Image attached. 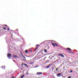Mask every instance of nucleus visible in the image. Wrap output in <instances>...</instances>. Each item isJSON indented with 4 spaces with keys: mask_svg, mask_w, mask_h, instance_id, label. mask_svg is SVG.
Returning a JSON list of instances; mask_svg holds the SVG:
<instances>
[{
    "mask_svg": "<svg viewBox=\"0 0 78 78\" xmlns=\"http://www.w3.org/2000/svg\"><path fill=\"white\" fill-rule=\"evenodd\" d=\"M7 30H10V29H9V28H8L7 29Z\"/></svg>",
    "mask_w": 78,
    "mask_h": 78,
    "instance_id": "obj_28",
    "label": "nucleus"
},
{
    "mask_svg": "<svg viewBox=\"0 0 78 78\" xmlns=\"http://www.w3.org/2000/svg\"><path fill=\"white\" fill-rule=\"evenodd\" d=\"M60 75H61V73H58L57 75V76H60Z\"/></svg>",
    "mask_w": 78,
    "mask_h": 78,
    "instance_id": "obj_6",
    "label": "nucleus"
},
{
    "mask_svg": "<svg viewBox=\"0 0 78 78\" xmlns=\"http://www.w3.org/2000/svg\"><path fill=\"white\" fill-rule=\"evenodd\" d=\"M25 53H28V50H27L25 51Z\"/></svg>",
    "mask_w": 78,
    "mask_h": 78,
    "instance_id": "obj_10",
    "label": "nucleus"
},
{
    "mask_svg": "<svg viewBox=\"0 0 78 78\" xmlns=\"http://www.w3.org/2000/svg\"><path fill=\"white\" fill-rule=\"evenodd\" d=\"M7 28H9V26H7Z\"/></svg>",
    "mask_w": 78,
    "mask_h": 78,
    "instance_id": "obj_34",
    "label": "nucleus"
},
{
    "mask_svg": "<svg viewBox=\"0 0 78 78\" xmlns=\"http://www.w3.org/2000/svg\"><path fill=\"white\" fill-rule=\"evenodd\" d=\"M44 51L45 53H47V50H46V49H45L44 50Z\"/></svg>",
    "mask_w": 78,
    "mask_h": 78,
    "instance_id": "obj_9",
    "label": "nucleus"
},
{
    "mask_svg": "<svg viewBox=\"0 0 78 78\" xmlns=\"http://www.w3.org/2000/svg\"><path fill=\"white\" fill-rule=\"evenodd\" d=\"M53 58H54V56H52V57H51L50 59V60L52 59Z\"/></svg>",
    "mask_w": 78,
    "mask_h": 78,
    "instance_id": "obj_16",
    "label": "nucleus"
},
{
    "mask_svg": "<svg viewBox=\"0 0 78 78\" xmlns=\"http://www.w3.org/2000/svg\"><path fill=\"white\" fill-rule=\"evenodd\" d=\"M67 50H70V51H71V49L69 48H67Z\"/></svg>",
    "mask_w": 78,
    "mask_h": 78,
    "instance_id": "obj_14",
    "label": "nucleus"
},
{
    "mask_svg": "<svg viewBox=\"0 0 78 78\" xmlns=\"http://www.w3.org/2000/svg\"><path fill=\"white\" fill-rule=\"evenodd\" d=\"M3 29H4V30H7L6 29V28L5 27L3 28Z\"/></svg>",
    "mask_w": 78,
    "mask_h": 78,
    "instance_id": "obj_23",
    "label": "nucleus"
},
{
    "mask_svg": "<svg viewBox=\"0 0 78 78\" xmlns=\"http://www.w3.org/2000/svg\"><path fill=\"white\" fill-rule=\"evenodd\" d=\"M21 55L22 56H23V55H22V54L21 53Z\"/></svg>",
    "mask_w": 78,
    "mask_h": 78,
    "instance_id": "obj_32",
    "label": "nucleus"
},
{
    "mask_svg": "<svg viewBox=\"0 0 78 78\" xmlns=\"http://www.w3.org/2000/svg\"><path fill=\"white\" fill-rule=\"evenodd\" d=\"M37 48H38V47L36 49L34 50V51H35L36 50H37Z\"/></svg>",
    "mask_w": 78,
    "mask_h": 78,
    "instance_id": "obj_20",
    "label": "nucleus"
},
{
    "mask_svg": "<svg viewBox=\"0 0 78 78\" xmlns=\"http://www.w3.org/2000/svg\"><path fill=\"white\" fill-rule=\"evenodd\" d=\"M47 62H49V60H48L45 62L46 63H47Z\"/></svg>",
    "mask_w": 78,
    "mask_h": 78,
    "instance_id": "obj_11",
    "label": "nucleus"
},
{
    "mask_svg": "<svg viewBox=\"0 0 78 78\" xmlns=\"http://www.w3.org/2000/svg\"><path fill=\"white\" fill-rule=\"evenodd\" d=\"M58 68H56V71H58Z\"/></svg>",
    "mask_w": 78,
    "mask_h": 78,
    "instance_id": "obj_25",
    "label": "nucleus"
},
{
    "mask_svg": "<svg viewBox=\"0 0 78 78\" xmlns=\"http://www.w3.org/2000/svg\"><path fill=\"white\" fill-rule=\"evenodd\" d=\"M51 64H50L49 65L46 66V68L47 69H48V68H49V67H50V66H51Z\"/></svg>",
    "mask_w": 78,
    "mask_h": 78,
    "instance_id": "obj_4",
    "label": "nucleus"
},
{
    "mask_svg": "<svg viewBox=\"0 0 78 78\" xmlns=\"http://www.w3.org/2000/svg\"><path fill=\"white\" fill-rule=\"evenodd\" d=\"M24 76H25V75H22V76L21 77V78H23V77H24Z\"/></svg>",
    "mask_w": 78,
    "mask_h": 78,
    "instance_id": "obj_13",
    "label": "nucleus"
},
{
    "mask_svg": "<svg viewBox=\"0 0 78 78\" xmlns=\"http://www.w3.org/2000/svg\"><path fill=\"white\" fill-rule=\"evenodd\" d=\"M73 72V71H72V70H71L70 71V72Z\"/></svg>",
    "mask_w": 78,
    "mask_h": 78,
    "instance_id": "obj_29",
    "label": "nucleus"
},
{
    "mask_svg": "<svg viewBox=\"0 0 78 78\" xmlns=\"http://www.w3.org/2000/svg\"><path fill=\"white\" fill-rule=\"evenodd\" d=\"M2 68L3 69H5V66H2Z\"/></svg>",
    "mask_w": 78,
    "mask_h": 78,
    "instance_id": "obj_8",
    "label": "nucleus"
},
{
    "mask_svg": "<svg viewBox=\"0 0 78 78\" xmlns=\"http://www.w3.org/2000/svg\"><path fill=\"white\" fill-rule=\"evenodd\" d=\"M7 56L9 59H10V58L11 57V54H7Z\"/></svg>",
    "mask_w": 78,
    "mask_h": 78,
    "instance_id": "obj_2",
    "label": "nucleus"
},
{
    "mask_svg": "<svg viewBox=\"0 0 78 78\" xmlns=\"http://www.w3.org/2000/svg\"><path fill=\"white\" fill-rule=\"evenodd\" d=\"M47 58V57H45L43 59V60H44H44H45V58Z\"/></svg>",
    "mask_w": 78,
    "mask_h": 78,
    "instance_id": "obj_18",
    "label": "nucleus"
},
{
    "mask_svg": "<svg viewBox=\"0 0 78 78\" xmlns=\"http://www.w3.org/2000/svg\"><path fill=\"white\" fill-rule=\"evenodd\" d=\"M68 52H69V53H73V52H70L69 51H68Z\"/></svg>",
    "mask_w": 78,
    "mask_h": 78,
    "instance_id": "obj_24",
    "label": "nucleus"
},
{
    "mask_svg": "<svg viewBox=\"0 0 78 78\" xmlns=\"http://www.w3.org/2000/svg\"><path fill=\"white\" fill-rule=\"evenodd\" d=\"M51 44H52V45H53V47H56V46H57V47H58V46H59V45H58V44H56V43H54L53 42H51Z\"/></svg>",
    "mask_w": 78,
    "mask_h": 78,
    "instance_id": "obj_1",
    "label": "nucleus"
},
{
    "mask_svg": "<svg viewBox=\"0 0 78 78\" xmlns=\"http://www.w3.org/2000/svg\"><path fill=\"white\" fill-rule=\"evenodd\" d=\"M24 63H22L21 65H22V66H23V65H24Z\"/></svg>",
    "mask_w": 78,
    "mask_h": 78,
    "instance_id": "obj_26",
    "label": "nucleus"
},
{
    "mask_svg": "<svg viewBox=\"0 0 78 78\" xmlns=\"http://www.w3.org/2000/svg\"><path fill=\"white\" fill-rule=\"evenodd\" d=\"M34 63V62H32L30 63V64H33Z\"/></svg>",
    "mask_w": 78,
    "mask_h": 78,
    "instance_id": "obj_22",
    "label": "nucleus"
},
{
    "mask_svg": "<svg viewBox=\"0 0 78 78\" xmlns=\"http://www.w3.org/2000/svg\"><path fill=\"white\" fill-rule=\"evenodd\" d=\"M12 56L13 58H17V56L15 54H13L12 55Z\"/></svg>",
    "mask_w": 78,
    "mask_h": 78,
    "instance_id": "obj_7",
    "label": "nucleus"
},
{
    "mask_svg": "<svg viewBox=\"0 0 78 78\" xmlns=\"http://www.w3.org/2000/svg\"><path fill=\"white\" fill-rule=\"evenodd\" d=\"M68 78H71V76H69Z\"/></svg>",
    "mask_w": 78,
    "mask_h": 78,
    "instance_id": "obj_27",
    "label": "nucleus"
},
{
    "mask_svg": "<svg viewBox=\"0 0 78 78\" xmlns=\"http://www.w3.org/2000/svg\"><path fill=\"white\" fill-rule=\"evenodd\" d=\"M39 44H37L36 45V47H39Z\"/></svg>",
    "mask_w": 78,
    "mask_h": 78,
    "instance_id": "obj_21",
    "label": "nucleus"
},
{
    "mask_svg": "<svg viewBox=\"0 0 78 78\" xmlns=\"http://www.w3.org/2000/svg\"><path fill=\"white\" fill-rule=\"evenodd\" d=\"M5 27H8L7 25H5Z\"/></svg>",
    "mask_w": 78,
    "mask_h": 78,
    "instance_id": "obj_30",
    "label": "nucleus"
},
{
    "mask_svg": "<svg viewBox=\"0 0 78 78\" xmlns=\"http://www.w3.org/2000/svg\"><path fill=\"white\" fill-rule=\"evenodd\" d=\"M48 48H50L49 47V46H48Z\"/></svg>",
    "mask_w": 78,
    "mask_h": 78,
    "instance_id": "obj_33",
    "label": "nucleus"
},
{
    "mask_svg": "<svg viewBox=\"0 0 78 78\" xmlns=\"http://www.w3.org/2000/svg\"><path fill=\"white\" fill-rule=\"evenodd\" d=\"M29 73H26V75H28Z\"/></svg>",
    "mask_w": 78,
    "mask_h": 78,
    "instance_id": "obj_31",
    "label": "nucleus"
},
{
    "mask_svg": "<svg viewBox=\"0 0 78 78\" xmlns=\"http://www.w3.org/2000/svg\"><path fill=\"white\" fill-rule=\"evenodd\" d=\"M52 71H53V70H54V67H52Z\"/></svg>",
    "mask_w": 78,
    "mask_h": 78,
    "instance_id": "obj_17",
    "label": "nucleus"
},
{
    "mask_svg": "<svg viewBox=\"0 0 78 78\" xmlns=\"http://www.w3.org/2000/svg\"><path fill=\"white\" fill-rule=\"evenodd\" d=\"M37 75H42V73L41 72H38L37 73Z\"/></svg>",
    "mask_w": 78,
    "mask_h": 78,
    "instance_id": "obj_3",
    "label": "nucleus"
},
{
    "mask_svg": "<svg viewBox=\"0 0 78 78\" xmlns=\"http://www.w3.org/2000/svg\"><path fill=\"white\" fill-rule=\"evenodd\" d=\"M22 57H23V58H24V59H26V57H25V56H24V55H22Z\"/></svg>",
    "mask_w": 78,
    "mask_h": 78,
    "instance_id": "obj_15",
    "label": "nucleus"
},
{
    "mask_svg": "<svg viewBox=\"0 0 78 78\" xmlns=\"http://www.w3.org/2000/svg\"><path fill=\"white\" fill-rule=\"evenodd\" d=\"M60 56H61V57H62L63 58H64V55H63L62 54H61L60 55Z\"/></svg>",
    "mask_w": 78,
    "mask_h": 78,
    "instance_id": "obj_5",
    "label": "nucleus"
},
{
    "mask_svg": "<svg viewBox=\"0 0 78 78\" xmlns=\"http://www.w3.org/2000/svg\"><path fill=\"white\" fill-rule=\"evenodd\" d=\"M24 66H26V67H28V65H27V64H25L24 63Z\"/></svg>",
    "mask_w": 78,
    "mask_h": 78,
    "instance_id": "obj_12",
    "label": "nucleus"
},
{
    "mask_svg": "<svg viewBox=\"0 0 78 78\" xmlns=\"http://www.w3.org/2000/svg\"><path fill=\"white\" fill-rule=\"evenodd\" d=\"M39 66H35L34 67V68H36V67H39Z\"/></svg>",
    "mask_w": 78,
    "mask_h": 78,
    "instance_id": "obj_19",
    "label": "nucleus"
}]
</instances>
